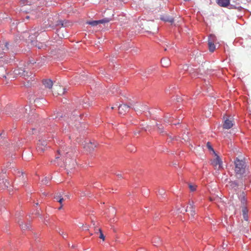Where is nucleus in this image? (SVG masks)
Returning <instances> with one entry per match:
<instances>
[{
    "label": "nucleus",
    "mask_w": 251,
    "mask_h": 251,
    "mask_svg": "<svg viewBox=\"0 0 251 251\" xmlns=\"http://www.w3.org/2000/svg\"><path fill=\"white\" fill-rule=\"evenodd\" d=\"M98 230H99V231L100 232V236H99L100 238V239H102L103 240H104L105 237H104L103 234L102 232L101 229L100 228H99Z\"/></svg>",
    "instance_id": "obj_27"
},
{
    "label": "nucleus",
    "mask_w": 251,
    "mask_h": 251,
    "mask_svg": "<svg viewBox=\"0 0 251 251\" xmlns=\"http://www.w3.org/2000/svg\"><path fill=\"white\" fill-rule=\"evenodd\" d=\"M158 128H159V129L160 130V131L161 132H162V128L160 127V126H158Z\"/></svg>",
    "instance_id": "obj_36"
},
{
    "label": "nucleus",
    "mask_w": 251,
    "mask_h": 251,
    "mask_svg": "<svg viewBox=\"0 0 251 251\" xmlns=\"http://www.w3.org/2000/svg\"><path fill=\"white\" fill-rule=\"evenodd\" d=\"M13 73L16 75L23 76L24 77H27V78L31 75V72H28L26 70L21 68L15 69L13 71Z\"/></svg>",
    "instance_id": "obj_4"
},
{
    "label": "nucleus",
    "mask_w": 251,
    "mask_h": 251,
    "mask_svg": "<svg viewBox=\"0 0 251 251\" xmlns=\"http://www.w3.org/2000/svg\"><path fill=\"white\" fill-rule=\"evenodd\" d=\"M207 148H208V149H209V150H212V151H213V148H212L211 146L210 145V143H209V142H208V143H207Z\"/></svg>",
    "instance_id": "obj_28"
},
{
    "label": "nucleus",
    "mask_w": 251,
    "mask_h": 251,
    "mask_svg": "<svg viewBox=\"0 0 251 251\" xmlns=\"http://www.w3.org/2000/svg\"><path fill=\"white\" fill-rule=\"evenodd\" d=\"M63 201V198H62V196H60V197H59V199L58 200V201L60 204H61V203H62V201Z\"/></svg>",
    "instance_id": "obj_29"
},
{
    "label": "nucleus",
    "mask_w": 251,
    "mask_h": 251,
    "mask_svg": "<svg viewBox=\"0 0 251 251\" xmlns=\"http://www.w3.org/2000/svg\"><path fill=\"white\" fill-rule=\"evenodd\" d=\"M223 128L228 129L231 128L234 125V122L232 118L224 117Z\"/></svg>",
    "instance_id": "obj_5"
},
{
    "label": "nucleus",
    "mask_w": 251,
    "mask_h": 251,
    "mask_svg": "<svg viewBox=\"0 0 251 251\" xmlns=\"http://www.w3.org/2000/svg\"><path fill=\"white\" fill-rule=\"evenodd\" d=\"M234 171L237 178L238 179L242 178L245 176V175L248 171L247 168V165L244 159H239L236 157L234 159Z\"/></svg>",
    "instance_id": "obj_1"
},
{
    "label": "nucleus",
    "mask_w": 251,
    "mask_h": 251,
    "mask_svg": "<svg viewBox=\"0 0 251 251\" xmlns=\"http://www.w3.org/2000/svg\"><path fill=\"white\" fill-rule=\"evenodd\" d=\"M188 66L187 65H185L183 66V69H185V70L188 69Z\"/></svg>",
    "instance_id": "obj_31"
},
{
    "label": "nucleus",
    "mask_w": 251,
    "mask_h": 251,
    "mask_svg": "<svg viewBox=\"0 0 251 251\" xmlns=\"http://www.w3.org/2000/svg\"><path fill=\"white\" fill-rule=\"evenodd\" d=\"M4 179H2V180L0 179V183H1V181H2V182H4Z\"/></svg>",
    "instance_id": "obj_37"
},
{
    "label": "nucleus",
    "mask_w": 251,
    "mask_h": 251,
    "mask_svg": "<svg viewBox=\"0 0 251 251\" xmlns=\"http://www.w3.org/2000/svg\"><path fill=\"white\" fill-rule=\"evenodd\" d=\"M4 185H5V187H8V185L6 184L5 183L4 184Z\"/></svg>",
    "instance_id": "obj_40"
},
{
    "label": "nucleus",
    "mask_w": 251,
    "mask_h": 251,
    "mask_svg": "<svg viewBox=\"0 0 251 251\" xmlns=\"http://www.w3.org/2000/svg\"><path fill=\"white\" fill-rule=\"evenodd\" d=\"M43 84L46 88L49 89L52 88L53 82L50 79H45L43 80Z\"/></svg>",
    "instance_id": "obj_16"
},
{
    "label": "nucleus",
    "mask_w": 251,
    "mask_h": 251,
    "mask_svg": "<svg viewBox=\"0 0 251 251\" xmlns=\"http://www.w3.org/2000/svg\"><path fill=\"white\" fill-rule=\"evenodd\" d=\"M8 44L7 42L1 43L0 42V59L2 58V55L4 52V50H8Z\"/></svg>",
    "instance_id": "obj_13"
},
{
    "label": "nucleus",
    "mask_w": 251,
    "mask_h": 251,
    "mask_svg": "<svg viewBox=\"0 0 251 251\" xmlns=\"http://www.w3.org/2000/svg\"><path fill=\"white\" fill-rule=\"evenodd\" d=\"M60 157L59 155H56V158H59Z\"/></svg>",
    "instance_id": "obj_39"
},
{
    "label": "nucleus",
    "mask_w": 251,
    "mask_h": 251,
    "mask_svg": "<svg viewBox=\"0 0 251 251\" xmlns=\"http://www.w3.org/2000/svg\"><path fill=\"white\" fill-rule=\"evenodd\" d=\"M189 188L191 191H195L196 190V185L192 184H189Z\"/></svg>",
    "instance_id": "obj_26"
},
{
    "label": "nucleus",
    "mask_w": 251,
    "mask_h": 251,
    "mask_svg": "<svg viewBox=\"0 0 251 251\" xmlns=\"http://www.w3.org/2000/svg\"><path fill=\"white\" fill-rule=\"evenodd\" d=\"M186 212H189L190 213L191 218L194 219L195 215H196V212L195 210V208L194 207V202L193 201H190L188 205H187L186 209Z\"/></svg>",
    "instance_id": "obj_7"
},
{
    "label": "nucleus",
    "mask_w": 251,
    "mask_h": 251,
    "mask_svg": "<svg viewBox=\"0 0 251 251\" xmlns=\"http://www.w3.org/2000/svg\"><path fill=\"white\" fill-rule=\"evenodd\" d=\"M217 2L219 5L222 7H226L230 3L229 0H217Z\"/></svg>",
    "instance_id": "obj_15"
},
{
    "label": "nucleus",
    "mask_w": 251,
    "mask_h": 251,
    "mask_svg": "<svg viewBox=\"0 0 251 251\" xmlns=\"http://www.w3.org/2000/svg\"><path fill=\"white\" fill-rule=\"evenodd\" d=\"M217 42V38L213 34H210L208 36V49L210 52H213L216 49L215 43Z\"/></svg>",
    "instance_id": "obj_3"
},
{
    "label": "nucleus",
    "mask_w": 251,
    "mask_h": 251,
    "mask_svg": "<svg viewBox=\"0 0 251 251\" xmlns=\"http://www.w3.org/2000/svg\"><path fill=\"white\" fill-rule=\"evenodd\" d=\"M2 135H4V131H3L1 133H0V136H1Z\"/></svg>",
    "instance_id": "obj_35"
},
{
    "label": "nucleus",
    "mask_w": 251,
    "mask_h": 251,
    "mask_svg": "<svg viewBox=\"0 0 251 251\" xmlns=\"http://www.w3.org/2000/svg\"><path fill=\"white\" fill-rule=\"evenodd\" d=\"M161 242L160 239L159 237H155L152 239V242L154 244V246H157V244H159V243Z\"/></svg>",
    "instance_id": "obj_23"
},
{
    "label": "nucleus",
    "mask_w": 251,
    "mask_h": 251,
    "mask_svg": "<svg viewBox=\"0 0 251 251\" xmlns=\"http://www.w3.org/2000/svg\"><path fill=\"white\" fill-rule=\"evenodd\" d=\"M110 21V19L108 18H105L102 20L88 21L86 22L87 24L91 25L92 26H96L100 24H104L108 23Z\"/></svg>",
    "instance_id": "obj_8"
},
{
    "label": "nucleus",
    "mask_w": 251,
    "mask_h": 251,
    "mask_svg": "<svg viewBox=\"0 0 251 251\" xmlns=\"http://www.w3.org/2000/svg\"><path fill=\"white\" fill-rule=\"evenodd\" d=\"M47 142L46 140L40 139L37 144V150L41 152H43L47 148Z\"/></svg>",
    "instance_id": "obj_6"
},
{
    "label": "nucleus",
    "mask_w": 251,
    "mask_h": 251,
    "mask_svg": "<svg viewBox=\"0 0 251 251\" xmlns=\"http://www.w3.org/2000/svg\"><path fill=\"white\" fill-rule=\"evenodd\" d=\"M19 224L20 226H21V228L23 230H26L27 229H29L30 228V225L29 224H24L22 222L20 223H19Z\"/></svg>",
    "instance_id": "obj_21"
},
{
    "label": "nucleus",
    "mask_w": 251,
    "mask_h": 251,
    "mask_svg": "<svg viewBox=\"0 0 251 251\" xmlns=\"http://www.w3.org/2000/svg\"><path fill=\"white\" fill-rule=\"evenodd\" d=\"M165 121L166 122H168V123H169V122H172V119L170 118V120H165Z\"/></svg>",
    "instance_id": "obj_33"
},
{
    "label": "nucleus",
    "mask_w": 251,
    "mask_h": 251,
    "mask_svg": "<svg viewBox=\"0 0 251 251\" xmlns=\"http://www.w3.org/2000/svg\"><path fill=\"white\" fill-rule=\"evenodd\" d=\"M230 186L234 189H236L238 186L239 184L237 181H231L229 182Z\"/></svg>",
    "instance_id": "obj_19"
},
{
    "label": "nucleus",
    "mask_w": 251,
    "mask_h": 251,
    "mask_svg": "<svg viewBox=\"0 0 251 251\" xmlns=\"http://www.w3.org/2000/svg\"><path fill=\"white\" fill-rule=\"evenodd\" d=\"M65 93V89L61 86H56L54 88L53 95L54 96L61 95Z\"/></svg>",
    "instance_id": "obj_9"
},
{
    "label": "nucleus",
    "mask_w": 251,
    "mask_h": 251,
    "mask_svg": "<svg viewBox=\"0 0 251 251\" xmlns=\"http://www.w3.org/2000/svg\"><path fill=\"white\" fill-rule=\"evenodd\" d=\"M76 116V117H78L77 118V119H79V118H80V117H81V115L80 114V115L78 116L77 114H75L73 115V116Z\"/></svg>",
    "instance_id": "obj_32"
},
{
    "label": "nucleus",
    "mask_w": 251,
    "mask_h": 251,
    "mask_svg": "<svg viewBox=\"0 0 251 251\" xmlns=\"http://www.w3.org/2000/svg\"><path fill=\"white\" fill-rule=\"evenodd\" d=\"M238 198L242 204V206H246L248 201L246 197L245 193L244 192H242L239 195Z\"/></svg>",
    "instance_id": "obj_12"
},
{
    "label": "nucleus",
    "mask_w": 251,
    "mask_h": 251,
    "mask_svg": "<svg viewBox=\"0 0 251 251\" xmlns=\"http://www.w3.org/2000/svg\"><path fill=\"white\" fill-rule=\"evenodd\" d=\"M30 3V2L27 0H20L19 2L20 5L22 6L29 4Z\"/></svg>",
    "instance_id": "obj_24"
},
{
    "label": "nucleus",
    "mask_w": 251,
    "mask_h": 251,
    "mask_svg": "<svg viewBox=\"0 0 251 251\" xmlns=\"http://www.w3.org/2000/svg\"><path fill=\"white\" fill-rule=\"evenodd\" d=\"M36 46L39 49H45L47 47L46 45L42 43H37L36 45Z\"/></svg>",
    "instance_id": "obj_22"
},
{
    "label": "nucleus",
    "mask_w": 251,
    "mask_h": 251,
    "mask_svg": "<svg viewBox=\"0 0 251 251\" xmlns=\"http://www.w3.org/2000/svg\"><path fill=\"white\" fill-rule=\"evenodd\" d=\"M89 145H91V146H93L92 143L91 142H90V143H89Z\"/></svg>",
    "instance_id": "obj_41"
},
{
    "label": "nucleus",
    "mask_w": 251,
    "mask_h": 251,
    "mask_svg": "<svg viewBox=\"0 0 251 251\" xmlns=\"http://www.w3.org/2000/svg\"><path fill=\"white\" fill-rule=\"evenodd\" d=\"M161 19L165 22H168L171 23H173L174 21L172 17L169 16H164L161 17Z\"/></svg>",
    "instance_id": "obj_20"
},
{
    "label": "nucleus",
    "mask_w": 251,
    "mask_h": 251,
    "mask_svg": "<svg viewBox=\"0 0 251 251\" xmlns=\"http://www.w3.org/2000/svg\"><path fill=\"white\" fill-rule=\"evenodd\" d=\"M61 196L59 195V196H56L54 197V200H55L56 201H58V200L59 199V197H60Z\"/></svg>",
    "instance_id": "obj_30"
},
{
    "label": "nucleus",
    "mask_w": 251,
    "mask_h": 251,
    "mask_svg": "<svg viewBox=\"0 0 251 251\" xmlns=\"http://www.w3.org/2000/svg\"><path fill=\"white\" fill-rule=\"evenodd\" d=\"M129 106L126 104H121L118 107L119 113L121 115H125L128 111Z\"/></svg>",
    "instance_id": "obj_10"
},
{
    "label": "nucleus",
    "mask_w": 251,
    "mask_h": 251,
    "mask_svg": "<svg viewBox=\"0 0 251 251\" xmlns=\"http://www.w3.org/2000/svg\"><path fill=\"white\" fill-rule=\"evenodd\" d=\"M216 158L212 161L211 163L214 167L218 166L219 168H222V161L218 155L216 154Z\"/></svg>",
    "instance_id": "obj_11"
},
{
    "label": "nucleus",
    "mask_w": 251,
    "mask_h": 251,
    "mask_svg": "<svg viewBox=\"0 0 251 251\" xmlns=\"http://www.w3.org/2000/svg\"><path fill=\"white\" fill-rule=\"evenodd\" d=\"M57 152L59 154L61 155H64L65 157H66L64 162L66 168L71 170L75 168L76 165V162L73 157L74 156L72 155L73 154L72 151L70 152L67 151V149L64 150V148H63L58 150Z\"/></svg>",
    "instance_id": "obj_2"
},
{
    "label": "nucleus",
    "mask_w": 251,
    "mask_h": 251,
    "mask_svg": "<svg viewBox=\"0 0 251 251\" xmlns=\"http://www.w3.org/2000/svg\"><path fill=\"white\" fill-rule=\"evenodd\" d=\"M161 64L164 67H167L171 64L170 60L167 57H164L161 60Z\"/></svg>",
    "instance_id": "obj_14"
},
{
    "label": "nucleus",
    "mask_w": 251,
    "mask_h": 251,
    "mask_svg": "<svg viewBox=\"0 0 251 251\" xmlns=\"http://www.w3.org/2000/svg\"><path fill=\"white\" fill-rule=\"evenodd\" d=\"M117 176L118 177H122V175L121 174H118L117 175Z\"/></svg>",
    "instance_id": "obj_34"
},
{
    "label": "nucleus",
    "mask_w": 251,
    "mask_h": 251,
    "mask_svg": "<svg viewBox=\"0 0 251 251\" xmlns=\"http://www.w3.org/2000/svg\"><path fill=\"white\" fill-rule=\"evenodd\" d=\"M242 212L244 219L247 221L248 220V209L247 206H242Z\"/></svg>",
    "instance_id": "obj_17"
},
{
    "label": "nucleus",
    "mask_w": 251,
    "mask_h": 251,
    "mask_svg": "<svg viewBox=\"0 0 251 251\" xmlns=\"http://www.w3.org/2000/svg\"><path fill=\"white\" fill-rule=\"evenodd\" d=\"M50 179V177H45L42 180V182L43 184H47L48 183L49 180Z\"/></svg>",
    "instance_id": "obj_25"
},
{
    "label": "nucleus",
    "mask_w": 251,
    "mask_h": 251,
    "mask_svg": "<svg viewBox=\"0 0 251 251\" xmlns=\"http://www.w3.org/2000/svg\"><path fill=\"white\" fill-rule=\"evenodd\" d=\"M6 70L2 67H0V78H6Z\"/></svg>",
    "instance_id": "obj_18"
},
{
    "label": "nucleus",
    "mask_w": 251,
    "mask_h": 251,
    "mask_svg": "<svg viewBox=\"0 0 251 251\" xmlns=\"http://www.w3.org/2000/svg\"><path fill=\"white\" fill-rule=\"evenodd\" d=\"M25 18L26 19H28L29 18V17L28 16H26Z\"/></svg>",
    "instance_id": "obj_38"
}]
</instances>
